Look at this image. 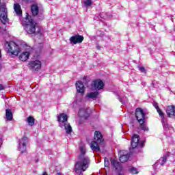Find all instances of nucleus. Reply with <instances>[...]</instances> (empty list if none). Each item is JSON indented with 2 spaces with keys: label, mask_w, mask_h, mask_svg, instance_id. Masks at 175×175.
<instances>
[{
  "label": "nucleus",
  "mask_w": 175,
  "mask_h": 175,
  "mask_svg": "<svg viewBox=\"0 0 175 175\" xmlns=\"http://www.w3.org/2000/svg\"><path fill=\"white\" fill-rule=\"evenodd\" d=\"M22 25L25 28L27 33L29 35H40L43 36V34L40 33L42 29L38 23H36L35 19L32 16L26 13V16L24 21L22 22Z\"/></svg>",
  "instance_id": "1"
},
{
  "label": "nucleus",
  "mask_w": 175,
  "mask_h": 175,
  "mask_svg": "<svg viewBox=\"0 0 175 175\" xmlns=\"http://www.w3.org/2000/svg\"><path fill=\"white\" fill-rule=\"evenodd\" d=\"M80 154L78 156V161L75 163V170L77 174H81L82 172H85L90 167V157L85 156V148L81 146L79 148Z\"/></svg>",
  "instance_id": "2"
},
{
  "label": "nucleus",
  "mask_w": 175,
  "mask_h": 175,
  "mask_svg": "<svg viewBox=\"0 0 175 175\" xmlns=\"http://www.w3.org/2000/svg\"><path fill=\"white\" fill-rule=\"evenodd\" d=\"M135 116L138 124H139V129L144 132H148L149 129L147 127V119H146V113L142 108H137L135 111Z\"/></svg>",
  "instance_id": "3"
},
{
  "label": "nucleus",
  "mask_w": 175,
  "mask_h": 175,
  "mask_svg": "<svg viewBox=\"0 0 175 175\" xmlns=\"http://www.w3.org/2000/svg\"><path fill=\"white\" fill-rule=\"evenodd\" d=\"M8 44L7 46V53L10 55H15V57H17L20 53H21V49H20V46L16 44V42L11 41L9 42H6Z\"/></svg>",
  "instance_id": "4"
},
{
  "label": "nucleus",
  "mask_w": 175,
  "mask_h": 175,
  "mask_svg": "<svg viewBox=\"0 0 175 175\" xmlns=\"http://www.w3.org/2000/svg\"><path fill=\"white\" fill-rule=\"evenodd\" d=\"M0 20L3 25H5L6 23L9 21L8 18V10H6V4L5 3L0 5Z\"/></svg>",
  "instance_id": "5"
},
{
  "label": "nucleus",
  "mask_w": 175,
  "mask_h": 175,
  "mask_svg": "<svg viewBox=\"0 0 175 175\" xmlns=\"http://www.w3.org/2000/svg\"><path fill=\"white\" fill-rule=\"evenodd\" d=\"M29 65L30 69H31V70H35L36 72H39L42 68V62L39 60L31 61L29 63Z\"/></svg>",
  "instance_id": "6"
},
{
  "label": "nucleus",
  "mask_w": 175,
  "mask_h": 175,
  "mask_svg": "<svg viewBox=\"0 0 175 175\" xmlns=\"http://www.w3.org/2000/svg\"><path fill=\"white\" fill-rule=\"evenodd\" d=\"M70 44H77V43H83L84 37L80 34L72 36L69 39Z\"/></svg>",
  "instance_id": "7"
},
{
  "label": "nucleus",
  "mask_w": 175,
  "mask_h": 175,
  "mask_svg": "<svg viewBox=\"0 0 175 175\" xmlns=\"http://www.w3.org/2000/svg\"><path fill=\"white\" fill-rule=\"evenodd\" d=\"M112 169L118 173V175H122V174L120 173V172H122V165L121 163L117 161V160L113 159L111 162Z\"/></svg>",
  "instance_id": "8"
},
{
  "label": "nucleus",
  "mask_w": 175,
  "mask_h": 175,
  "mask_svg": "<svg viewBox=\"0 0 175 175\" xmlns=\"http://www.w3.org/2000/svg\"><path fill=\"white\" fill-rule=\"evenodd\" d=\"M94 142L98 143L101 146H105V139H103V135L100 131H96L94 135Z\"/></svg>",
  "instance_id": "9"
},
{
  "label": "nucleus",
  "mask_w": 175,
  "mask_h": 175,
  "mask_svg": "<svg viewBox=\"0 0 175 175\" xmlns=\"http://www.w3.org/2000/svg\"><path fill=\"white\" fill-rule=\"evenodd\" d=\"M139 142H140V136L137 134H135L131 139V148L130 150H135L139 146Z\"/></svg>",
  "instance_id": "10"
},
{
  "label": "nucleus",
  "mask_w": 175,
  "mask_h": 175,
  "mask_svg": "<svg viewBox=\"0 0 175 175\" xmlns=\"http://www.w3.org/2000/svg\"><path fill=\"white\" fill-rule=\"evenodd\" d=\"M120 156L119 158V161L122 163H124V162H127V161L129 159L130 155L126 152V151L120 150Z\"/></svg>",
  "instance_id": "11"
},
{
  "label": "nucleus",
  "mask_w": 175,
  "mask_h": 175,
  "mask_svg": "<svg viewBox=\"0 0 175 175\" xmlns=\"http://www.w3.org/2000/svg\"><path fill=\"white\" fill-rule=\"evenodd\" d=\"M166 113L167 117L172 118V117H175V106L170 105L167 107Z\"/></svg>",
  "instance_id": "12"
},
{
  "label": "nucleus",
  "mask_w": 175,
  "mask_h": 175,
  "mask_svg": "<svg viewBox=\"0 0 175 175\" xmlns=\"http://www.w3.org/2000/svg\"><path fill=\"white\" fill-rule=\"evenodd\" d=\"M92 85L94 87V88H103L105 87V83L100 79H96L92 81Z\"/></svg>",
  "instance_id": "13"
},
{
  "label": "nucleus",
  "mask_w": 175,
  "mask_h": 175,
  "mask_svg": "<svg viewBox=\"0 0 175 175\" xmlns=\"http://www.w3.org/2000/svg\"><path fill=\"white\" fill-rule=\"evenodd\" d=\"M100 144L96 141H92L90 144V148L92 151H96V152H100Z\"/></svg>",
  "instance_id": "14"
},
{
  "label": "nucleus",
  "mask_w": 175,
  "mask_h": 175,
  "mask_svg": "<svg viewBox=\"0 0 175 175\" xmlns=\"http://www.w3.org/2000/svg\"><path fill=\"white\" fill-rule=\"evenodd\" d=\"M78 114L80 118H84V120H87V118L90 117V113H88L87 109H85V108L80 109Z\"/></svg>",
  "instance_id": "15"
},
{
  "label": "nucleus",
  "mask_w": 175,
  "mask_h": 175,
  "mask_svg": "<svg viewBox=\"0 0 175 175\" xmlns=\"http://www.w3.org/2000/svg\"><path fill=\"white\" fill-rule=\"evenodd\" d=\"M29 55H31V53L29 52L25 51L21 53L18 55V58L20 61H22L23 62H25V61H27L29 58Z\"/></svg>",
  "instance_id": "16"
},
{
  "label": "nucleus",
  "mask_w": 175,
  "mask_h": 175,
  "mask_svg": "<svg viewBox=\"0 0 175 175\" xmlns=\"http://www.w3.org/2000/svg\"><path fill=\"white\" fill-rule=\"evenodd\" d=\"M57 118L58 122H62L63 124L68 122V115H66V113H59V115L57 116Z\"/></svg>",
  "instance_id": "17"
},
{
  "label": "nucleus",
  "mask_w": 175,
  "mask_h": 175,
  "mask_svg": "<svg viewBox=\"0 0 175 175\" xmlns=\"http://www.w3.org/2000/svg\"><path fill=\"white\" fill-rule=\"evenodd\" d=\"M96 92H89L86 95V98H89V99H93L95 100L98 96H99L98 91L100 90V88H96Z\"/></svg>",
  "instance_id": "18"
},
{
  "label": "nucleus",
  "mask_w": 175,
  "mask_h": 175,
  "mask_svg": "<svg viewBox=\"0 0 175 175\" xmlns=\"http://www.w3.org/2000/svg\"><path fill=\"white\" fill-rule=\"evenodd\" d=\"M31 14L33 17H36L38 14H39V7H38V5L33 4L31 6Z\"/></svg>",
  "instance_id": "19"
},
{
  "label": "nucleus",
  "mask_w": 175,
  "mask_h": 175,
  "mask_svg": "<svg viewBox=\"0 0 175 175\" xmlns=\"http://www.w3.org/2000/svg\"><path fill=\"white\" fill-rule=\"evenodd\" d=\"M14 10L17 16H23V10H21V5L19 3L14 4Z\"/></svg>",
  "instance_id": "20"
},
{
  "label": "nucleus",
  "mask_w": 175,
  "mask_h": 175,
  "mask_svg": "<svg viewBox=\"0 0 175 175\" xmlns=\"http://www.w3.org/2000/svg\"><path fill=\"white\" fill-rule=\"evenodd\" d=\"M64 129L66 130V132L68 135H70L73 130L72 129V126L70 125V123L66 122V123L64 124Z\"/></svg>",
  "instance_id": "21"
},
{
  "label": "nucleus",
  "mask_w": 175,
  "mask_h": 175,
  "mask_svg": "<svg viewBox=\"0 0 175 175\" xmlns=\"http://www.w3.org/2000/svg\"><path fill=\"white\" fill-rule=\"evenodd\" d=\"M5 118L8 121H12V120H13V113H12V109H5Z\"/></svg>",
  "instance_id": "22"
},
{
  "label": "nucleus",
  "mask_w": 175,
  "mask_h": 175,
  "mask_svg": "<svg viewBox=\"0 0 175 175\" xmlns=\"http://www.w3.org/2000/svg\"><path fill=\"white\" fill-rule=\"evenodd\" d=\"M19 149L21 151V154L27 152V144H25V142H23L22 144L19 143Z\"/></svg>",
  "instance_id": "23"
},
{
  "label": "nucleus",
  "mask_w": 175,
  "mask_h": 175,
  "mask_svg": "<svg viewBox=\"0 0 175 175\" xmlns=\"http://www.w3.org/2000/svg\"><path fill=\"white\" fill-rule=\"evenodd\" d=\"M27 122H28L30 126H33V125H35V118H33V116L27 117Z\"/></svg>",
  "instance_id": "24"
},
{
  "label": "nucleus",
  "mask_w": 175,
  "mask_h": 175,
  "mask_svg": "<svg viewBox=\"0 0 175 175\" xmlns=\"http://www.w3.org/2000/svg\"><path fill=\"white\" fill-rule=\"evenodd\" d=\"M76 88H85L84 83L81 81H77L75 83Z\"/></svg>",
  "instance_id": "25"
},
{
  "label": "nucleus",
  "mask_w": 175,
  "mask_h": 175,
  "mask_svg": "<svg viewBox=\"0 0 175 175\" xmlns=\"http://www.w3.org/2000/svg\"><path fill=\"white\" fill-rule=\"evenodd\" d=\"M169 154H170V152H168L167 155L163 156V157H162V161H161V166H164V165H165V163L166 162H167V157H169Z\"/></svg>",
  "instance_id": "26"
},
{
  "label": "nucleus",
  "mask_w": 175,
  "mask_h": 175,
  "mask_svg": "<svg viewBox=\"0 0 175 175\" xmlns=\"http://www.w3.org/2000/svg\"><path fill=\"white\" fill-rule=\"evenodd\" d=\"M83 3L85 8H90L92 5V0H85Z\"/></svg>",
  "instance_id": "27"
},
{
  "label": "nucleus",
  "mask_w": 175,
  "mask_h": 175,
  "mask_svg": "<svg viewBox=\"0 0 175 175\" xmlns=\"http://www.w3.org/2000/svg\"><path fill=\"white\" fill-rule=\"evenodd\" d=\"M18 95H21L24 92V88H15Z\"/></svg>",
  "instance_id": "28"
},
{
  "label": "nucleus",
  "mask_w": 175,
  "mask_h": 175,
  "mask_svg": "<svg viewBox=\"0 0 175 175\" xmlns=\"http://www.w3.org/2000/svg\"><path fill=\"white\" fill-rule=\"evenodd\" d=\"M157 113H159V115L162 118H165V113H163V111H162V109H160V108H159L157 110Z\"/></svg>",
  "instance_id": "29"
},
{
  "label": "nucleus",
  "mask_w": 175,
  "mask_h": 175,
  "mask_svg": "<svg viewBox=\"0 0 175 175\" xmlns=\"http://www.w3.org/2000/svg\"><path fill=\"white\" fill-rule=\"evenodd\" d=\"M104 165H105V167H109V166L110 165L109 159H107V157H105V159H104Z\"/></svg>",
  "instance_id": "30"
},
{
  "label": "nucleus",
  "mask_w": 175,
  "mask_h": 175,
  "mask_svg": "<svg viewBox=\"0 0 175 175\" xmlns=\"http://www.w3.org/2000/svg\"><path fill=\"white\" fill-rule=\"evenodd\" d=\"M77 92H79V94H81V95H84V92H85V88L77 89Z\"/></svg>",
  "instance_id": "31"
},
{
  "label": "nucleus",
  "mask_w": 175,
  "mask_h": 175,
  "mask_svg": "<svg viewBox=\"0 0 175 175\" xmlns=\"http://www.w3.org/2000/svg\"><path fill=\"white\" fill-rule=\"evenodd\" d=\"M139 70H140L142 73H144L145 75L147 73V70L144 68L143 66L139 67Z\"/></svg>",
  "instance_id": "32"
},
{
  "label": "nucleus",
  "mask_w": 175,
  "mask_h": 175,
  "mask_svg": "<svg viewBox=\"0 0 175 175\" xmlns=\"http://www.w3.org/2000/svg\"><path fill=\"white\" fill-rule=\"evenodd\" d=\"M144 143H146L145 141H141V142L139 143V144L138 145V147L139 148H143L144 147Z\"/></svg>",
  "instance_id": "33"
},
{
  "label": "nucleus",
  "mask_w": 175,
  "mask_h": 175,
  "mask_svg": "<svg viewBox=\"0 0 175 175\" xmlns=\"http://www.w3.org/2000/svg\"><path fill=\"white\" fill-rule=\"evenodd\" d=\"M22 141L23 142V143H25V144H27V142H28V137H27V136H23L22 138Z\"/></svg>",
  "instance_id": "34"
},
{
  "label": "nucleus",
  "mask_w": 175,
  "mask_h": 175,
  "mask_svg": "<svg viewBox=\"0 0 175 175\" xmlns=\"http://www.w3.org/2000/svg\"><path fill=\"white\" fill-rule=\"evenodd\" d=\"M131 172H132L133 174H137V170H136L135 167H132L131 169Z\"/></svg>",
  "instance_id": "35"
},
{
  "label": "nucleus",
  "mask_w": 175,
  "mask_h": 175,
  "mask_svg": "<svg viewBox=\"0 0 175 175\" xmlns=\"http://www.w3.org/2000/svg\"><path fill=\"white\" fill-rule=\"evenodd\" d=\"M153 106H154V109H156L157 111L159 110V109H160L159 106H158V104H157V103H154L153 105Z\"/></svg>",
  "instance_id": "36"
},
{
  "label": "nucleus",
  "mask_w": 175,
  "mask_h": 175,
  "mask_svg": "<svg viewBox=\"0 0 175 175\" xmlns=\"http://www.w3.org/2000/svg\"><path fill=\"white\" fill-rule=\"evenodd\" d=\"M87 78H88L87 76H84V77L82 78L83 81H85V80H87Z\"/></svg>",
  "instance_id": "37"
},
{
  "label": "nucleus",
  "mask_w": 175,
  "mask_h": 175,
  "mask_svg": "<svg viewBox=\"0 0 175 175\" xmlns=\"http://www.w3.org/2000/svg\"><path fill=\"white\" fill-rule=\"evenodd\" d=\"M0 88H5V87L3 86V85L0 84Z\"/></svg>",
  "instance_id": "38"
},
{
  "label": "nucleus",
  "mask_w": 175,
  "mask_h": 175,
  "mask_svg": "<svg viewBox=\"0 0 175 175\" xmlns=\"http://www.w3.org/2000/svg\"><path fill=\"white\" fill-rule=\"evenodd\" d=\"M42 175H49L46 172H43Z\"/></svg>",
  "instance_id": "39"
},
{
  "label": "nucleus",
  "mask_w": 175,
  "mask_h": 175,
  "mask_svg": "<svg viewBox=\"0 0 175 175\" xmlns=\"http://www.w3.org/2000/svg\"><path fill=\"white\" fill-rule=\"evenodd\" d=\"M2 144V139L0 137V146Z\"/></svg>",
  "instance_id": "40"
},
{
  "label": "nucleus",
  "mask_w": 175,
  "mask_h": 175,
  "mask_svg": "<svg viewBox=\"0 0 175 175\" xmlns=\"http://www.w3.org/2000/svg\"><path fill=\"white\" fill-rule=\"evenodd\" d=\"M0 58H2V53H1V49H0Z\"/></svg>",
  "instance_id": "41"
},
{
  "label": "nucleus",
  "mask_w": 175,
  "mask_h": 175,
  "mask_svg": "<svg viewBox=\"0 0 175 175\" xmlns=\"http://www.w3.org/2000/svg\"><path fill=\"white\" fill-rule=\"evenodd\" d=\"M39 20H43V16H41V18H38Z\"/></svg>",
  "instance_id": "42"
},
{
  "label": "nucleus",
  "mask_w": 175,
  "mask_h": 175,
  "mask_svg": "<svg viewBox=\"0 0 175 175\" xmlns=\"http://www.w3.org/2000/svg\"><path fill=\"white\" fill-rule=\"evenodd\" d=\"M57 175H62L61 172L57 173Z\"/></svg>",
  "instance_id": "43"
},
{
  "label": "nucleus",
  "mask_w": 175,
  "mask_h": 175,
  "mask_svg": "<svg viewBox=\"0 0 175 175\" xmlns=\"http://www.w3.org/2000/svg\"><path fill=\"white\" fill-rule=\"evenodd\" d=\"M2 90H3V88H0V92L2 91Z\"/></svg>",
  "instance_id": "44"
},
{
  "label": "nucleus",
  "mask_w": 175,
  "mask_h": 175,
  "mask_svg": "<svg viewBox=\"0 0 175 175\" xmlns=\"http://www.w3.org/2000/svg\"><path fill=\"white\" fill-rule=\"evenodd\" d=\"M11 88V86H8V88Z\"/></svg>",
  "instance_id": "45"
},
{
  "label": "nucleus",
  "mask_w": 175,
  "mask_h": 175,
  "mask_svg": "<svg viewBox=\"0 0 175 175\" xmlns=\"http://www.w3.org/2000/svg\"><path fill=\"white\" fill-rule=\"evenodd\" d=\"M38 16V17H39V15H37Z\"/></svg>",
  "instance_id": "46"
}]
</instances>
